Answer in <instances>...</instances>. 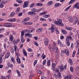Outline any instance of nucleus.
<instances>
[{
	"label": "nucleus",
	"instance_id": "2",
	"mask_svg": "<svg viewBox=\"0 0 79 79\" xmlns=\"http://www.w3.org/2000/svg\"><path fill=\"white\" fill-rule=\"evenodd\" d=\"M63 66H64V65L63 64H62L60 66L58 67V68L60 69V72L63 71L64 69V70H66V68H67V66L66 65H65L64 68Z\"/></svg>",
	"mask_w": 79,
	"mask_h": 79
},
{
	"label": "nucleus",
	"instance_id": "5",
	"mask_svg": "<svg viewBox=\"0 0 79 79\" xmlns=\"http://www.w3.org/2000/svg\"><path fill=\"white\" fill-rule=\"evenodd\" d=\"M25 36L26 37H28L29 38H32V35L31 33H27L25 34Z\"/></svg>",
	"mask_w": 79,
	"mask_h": 79
},
{
	"label": "nucleus",
	"instance_id": "16",
	"mask_svg": "<svg viewBox=\"0 0 79 79\" xmlns=\"http://www.w3.org/2000/svg\"><path fill=\"white\" fill-rule=\"evenodd\" d=\"M19 41H20V39L18 38L17 39L15 42H14V45H17L18 43L19 42Z\"/></svg>",
	"mask_w": 79,
	"mask_h": 79
},
{
	"label": "nucleus",
	"instance_id": "6",
	"mask_svg": "<svg viewBox=\"0 0 79 79\" xmlns=\"http://www.w3.org/2000/svg\"><path fill=\"white\" fill-rule=\"evenodd\" d=\"M73 40V39L71 36L70 35H68L67 37H66V39H65V40Z\"/></svg>",
	"mask_w": 79,
	"mask_h": 79
},
{
	"label": "nucleus",
	"instance_id": "59",
	"mask_svg": "<svg viewBox=\"0 0 79 79\" xmlns=\"http://www.w3.org/2000/svg\"><path fill=\"white\" fill-rule=\"evenodd\" d=\"M31 10H32V11H34V12H36L37 9H36V8H35V9H34V8H33L31 9Z\"/></svg>",
	"mask_w": 79,
	"mask_h": 79
},
{
	"label": "nucleus",
	"instance_id": "36",
	"mask_svg": "<svg viewBox=\"0 0 79 79\" xmlns=\"http://www.w3.org/2000/svg\"><path fill=\"white\" fill-rule=\"evenodd\" d=\"M41 57L42 58V60H44V59L46 58V55H44V53L42 54Z\"/></svg>",
	"mask_w": 79,
	"mask_h": 79
},
{
	"label": "nucleus",
	"instance_id": "17",
	"mask_svg": "<svg viewBox=\"0 0 79 79\" xmlns=\"http://www.w3.org/2000/svg\"><path fill=\"white\" fill-rule=\"evenodd\" d=\"M68 62L70 64V65L72 66L73 65V60L71 59H69Z\"/></svg>",
	"mask_w": 79,
	"mask_h": 79
},
{
	"label": "nucleus",
	"instance_id": "33",
	"mask_svg": "<svg viewBox=\"0 0 79 79\" xmlns=\"http://www.w3.org/2000/svg\"><path fill=\"white\" fill-rule=\"evenodd\" d=\"M47 66L49 67L50 66V60H48L47 61Z\"/></svg>",
	"mask_w": 79,
	"mask_h": 79
},
{
	"label": "nucleus",
	"instance_id": "44",
	"mask_svg": "<svg viewBox=\"0 0 79 79\" xmlns=\"http://www.w3.org/2000/svg\"><path fill=\"white\" fill-rule=\"evenodd\" d=\"M21 40L22 43H24V42H25V40H24V37H21Z\"/></svg>",
	"mask_w": 79,
	"mask_h": 79
},
{
	"label": "nucleus",
	"instance_id": "35",
	"mask_svg": "<svg viewBox=\"0 0 79 79\" xmlns=\"http://www.w3.org/2000/svg\"><path fill=\"white\" fill-rule=\"evenodd\" d=\"M49 48L51 52H52L53 51V47H52V46H51V45H49Z\"/></svg>",
	"mask_w": 79,
	"mask_h": 79
},
{
	"label": "nucleus",
	"instance_id": "63",
	"mask_svg": "<svg viewBox=\"0 0 79 79\" xmlns=\"http://www.w3.org/2000/svg\"><path fill=\"white\" fill-rule=\"evenodd\" d=\"M42 10V8L39 9H36V12H39V11H41Z\"/></svg>",
	"mask_w": 79,
	"mask_h": 79
},
{
	"label": "nucleus",
	"instance_id": "28",
	"mask_svg": "<svg viewBox=\"0 0 79 79\" xmlns=\"http://www.w3.org/2000/svg\"><path fill=\"white\" fill-rule=\"evenodd\" d=\"M16 71L17 73L18 76H19V77H21V74L20 73V72H19V71L18 69L16 70Z\"/></svg>",
	"mask_w": 79,
	"mask_h": 79
},
{
	"label": "nucleus",
	"instance_id": "39",
	"mask_svg": "<svg viewBox=\"0 0 79 79\" xmlns=\"http://www.w3.org/2000/svg\"><path fill=\"white\" fill-rule=\"evenodd\" d=\"M55 31H56V34H59V31H58V29L56 27H55Z\"/></svg>",
	"mask_w": 79,
	"mask_h": 79
},
{
	"label": "nucleus",
	"instance_id": "29",
	"mask_svg": "<svg viewBox=\"0 0 79 79\" xmlns=\"http://www.w3.org/2000/svg\"><path fill=\"white\" fill-rule=\"evenodd\" d=\"M75 1L76 0H71L69 3V5L73 4V3H74V2H75Z\"/></svg>",
	"mask_w": 79,
	"mask_h": 79
},
{
	"label": "nucleus",
	"instance_id": "19",
	"mask_svg": "<svg viewBox=\"0 0 79 79\" xmlns=\"http://www.w3.org/2000/svg\"><path fill=\"white\" fill-rule=\"evenodd\" d=\"M14 50H15V52H17L18 51H19V48H18L17 47V46L16 45L14 46Z\"/></svg>",
	"mask_w": 79,
	"mask_h": 79
},
{
	"label": "nucleus",
	"instance_id": "20",
	"mask_svg": "<svg viewBox=\"0 0 79 79\" xmlns=\"http://www.w3.org/2000/svg\"><path fill=\"white\" fill-rule=\"evenodd\" d=\"M43 17L44 18H47L48 17L50 16V15H44L43 16Z\"/></svg>",
	"mask_w": 79,
	"mask_h": 79
},
{
	"label": "nucleus",
	"instance_id": "37",
	"mask_svg": "<svg viewBox=\"0 0 79 79\" xmlns=\"http://www.w3.org/2000/svg\"><path fill=\"white\" fill-rule=\"evenodd\" d=\"M26 31L28 33H32V32L34 31V30H29L27 29H26Z\"/></svg>",
	"mask_w": 79,
	"mask_h": 79
},
{
	"label": "nucleus",
	"instance_id": "15",
	"mask_svg": "<svg viewBox=\"0 0 79 79\" xmlns=\"http://www.w3.org/2000/svg\"><path fill=\"white\" fill-rule=\"evenodd\" d=\"M65 43L67 44L68 47H69V46H70V42H69V40H65Z\"/></svg>",
	"mask_w": 79,
	"mask_h": 79
},
{
	"label": "nucleus",
	"instance_id": "54",
	"mask_svg": "<svg viewBox=\"0 0 79 79\" xmlns=\"http://www.w3.org/2000/svg\"><path fill=\"white\" fill-rule=\"evenodd\" d=\"M58 45H60L62 44V43L60 40H58Z\"/></svg>",
	"mask_w": 79,
	"mask_h": 79
},
{
	"label": "nucleus",
	"instance_id": "49",
	"mask_svg": "<svg viewBox=\"0 0 79 79\" xmlns=\"http://www.w3.org/2000/svg\"><path fill=\"white\" fill-rule=\"evenodd\" d=\"M70 71H71V72L72 73L74 72V69L73 68V67H70Z\"/></svg>",
	"mask_w": 79,
	"mask_h": 79
},
{
	"label": "nucleus",
	"instance_id": "22",
	"mask_svg": "<svg viewBox=\"0 0 79 79\" xmlns=\"http://www.w3.org/2000/svg\"><path fill=\"white\" fill-rule=\"evenodd\" d=\"M61 31V32H62V33H63V34H65V35L66 34H67V31L66 30H64L63 29H62Z\"/></svg>",
	"mask_w": 79,
	"mask_h": 79
},
{
	"label": "nucleus",
	"instance_id": "32",
	"mask_svg": "<svg viewBox=\"0 0 79 79\" xmlns=\"http://www.w3.org/2000/svg\"><path fill=\"white\" fill-rule=\"evenodd\" d=\"M64 79H71V76L70 75H68L65 77Z\"/></svg>",
	"mask_w": 79,
	"mask_h": 79
},
{
	"label": "nucleus",
	"instance_id": "10",
	"mask_svg": "<svg viewBox=\"0 0 79 79\" xmlns=\"http://www.w3.org/2000/svg\"><path fill=\"white\" fill-rule=\"evenodd\" d=\"M52 66L53 71H55V67L56 66V64L55 63H52Z\"/></svg>",
	"mask_w": 79,
	"mask_h": 79
},
{
	"label": "nucleus",
	"instance_id": "8",
	"mask_svg": "<svg viewBox=\"0 0 79 79\" xmlns=\"http://www.w3.org/2000/svg\"><path fill=\"white\" fill-rule=\"evenodd\" d=\"M28 4H29V2H25L24 4L23 5V8H26V7H27L28 6Z\"/></svg>",
	"mask_w": 79,
	"mask_h": 79
},
{
	"label": "nucleus",
	"instance_id": "4",
	"mask_svg": "<svg viewBox=\"0 0 79 79\" xmlns=\"http://www.w3.org/2000/svg\"><path fill=\"white\" fill-rule=\"evenodd\" d=\"M54 26V25L53 24H52L51 27L48 28L49 30H50L51 29V32L52 33H53V32H55V27L54 28L53 27Z\"/></svg>",
	"mask_w": 79,
	"mask_h": 79
},
{
	"label": "nucleus",
	"instance_id": "48",
	"mask_svg": "<svg viewBox=\"0 0 79 79\" xmlns=\"http://www.w3.org/2000/svg\"><path fill=\"white\" fill-rule=\"evenodd\" d=\"M14 51H15V50L13 49V48L12 47L11 48L10 52L11 53H14Z\"/></svg>",
	"mask_w": 79,
	"mask_h": 79
},
{
	"label": "nucleus",
	"instance_id": "61",
	"mask_svg": "<svg viewBox=\"0 0 79 79\" xmlns=\"http://www.w3.org/2000/svg\"><path fill=\"white\" fill-rule=\"evenodd\" d=\"M8 2L7 1H2V2H1V3H2V4H4V3H7Z\"/></svg>",
	"mask_w": 79,
	"mask_h": 79
},
{
	"label": "nucleus",
	"instance_id": "9",
	"mask_svg": "<svg viewBox=\"0 0 79 79\" xmlns=\"http://www.w3.org/2000/svg\"><path fill=\"white\" fill-rule=\"evenodd\" d=\"M68 20H69L70 23H72L74 21V19H73V18L72 16L69 17L68 18Z\"/></svg>",
	"mask_w": 79,
	"mask_h": 79
},
{
	"label": "nucleus",
	"instance_id": "57",
	"mask_svg": "<svg viewBox=\"0 0 79 79\" xmlns=\"http://www.w3.org/2000/svg\"><path fill=\"white\" fill-rule=\"evenodd\" d=\"M15 15V12H13L10 14V15L11 16H14V15Z\"/></svg>",
	"mask_w": 79,
	"mask_h": 79
},
{
	"label": "nucleus",
	"instance_id": "21",
	"mask_svg": "<svg viewBox=\"0 0 79 79\" xmlns=\"http://www.w3.org/2000/svg\"><path fill=\"white\" fill-rule=\"evenodd\" d=\"M4 26L5 27H10V23H5L4 24Z\"/></svg>",
	"mask_w": 79,
	"mask_h": 79
},
{
	"label": "nucleus",
	"instance_id": "41",
	"mask_svg": "<svg viewBox=\"0 0 79 79\" xmlns=\"http://www.w3.org/2000/svg\"><path fill=\"white\" fill-rule=\"evenodd\" d=\"M29 19V18L27 17V18H25L23 20V22H26V21H28Z\"/></svg>",
	"mask_w": 79,
	"mask_h": 79
},
{
	"label": "nucleus",
	"instance_id": "23",
	"mask_svg": "<svg viewBox=\"0 0 79 79\" xmlns=\"http://www.w3.org/2000/svg\"><path fill=\"white\" fill-rule=\"evenodd\" d=\"M11 61L13 63L15 64L16 63V62L15 61V59L13 57H12L11 59Z\"/></svg>",
	"mask_w": 79,
	"mask_h": 79
},
{
	"label": "nucleus",
	"instance_id": "62",
	"mask_svg": "<svg viewBox=\"0 0 79 79\" xmlns=\"http://www.w3.org/2000/svg\"><path fill=\"white\" fill-rule=\"evenodd\" d=\"M76 42H77V47H79V40H77L76 41Z\"/></svg>",
	"mask_w": 79,
	"mask_h": 79
},
{
	"label": "nucleus",
	"instance_id": "38",
	"mask_svg": "<svg viewBox=\"0 0 79 79\" xmlns=\"http://www.w3.org/2000/svg\"><path fill=\"white\" fill-rule=\"evenodd\" d=\"M75 22L74 23V24H76V23H77L78 21H79V19H78V18H76L75 19Z\"/></svg>",
	"mask_w": 79,
	"mask_h": 79
},
{
	"label": "nucleus",
	"instance_id": "3",
	"mask_svg": "<svg viewBox=\"0 0 79 79\" xmlns=\"http://www.w3.org/2000/svg\"><path fill=\"white\" fill-rule=\"evenodd\" d=\"M61 52L62 53L61 55L62 56H63V53H65L67 56H69V51L68 49H66L64 51L62 50L61 51Z\"/></svg>",
	"mask_w": 79,
	"mask_h": 79
},
{
	"label": "nucleus",
	"instance_id": "27",
	"mask_svg": "<svg viewBox=\"0 0 79 79\" xmlns=\"http://www.w3.org/2000/svg\"><path fill=\"white\" fill-rule=\"evenodd\" d=\"M36 5L37 6H42L44 5V4L41 3H38L36 4Z\"/></svg>",
	"mask_w": 79,
	"mask_h": 79
},
{
	"label": "nucleus",
	"instance_id": "24",
	"mask_svg": "<svg viewBox=\"0 0 79 79\" xmlns=\"http://www.w3.org/2000/svg\"><path fill=\"white\" fill-rule=\"evenodd\" d=\"M28 15H36V13H35L34 12L30 11L28 12Z\"/></svg>",
	"mask_w": 79,
	"mask_h": 79
},
{
	"label": "nucleus",
	"instance_id": "51",
	"mask_svg": "<svg viewBox=\"0 0 79 79\" xmlns=\"http://www.w3.org/2000/svg\"><path fill=\"white\" fill-rule=\"evenodd\" d=\"M17 2H18L19 3H23V2L22 1V0H16Z\"/></svg>",
	"mask_w": 79,
	"mask_h": 79
},
{
	"label": "nucleus",
	"instance_id": "64",
	"mask_svg": "<svg viewBox=\"0 0 79 79\" xmlns=\"http://www.w3.org/2000/svg\"><path fill=\"white\" fill-rule=\"evenodd\" d=\"M1 79H6V78L4 76H2L1 77Z\"/></svg>",
	"mask_w": 79,
	"mask_h": 79
},
{
	"label": "nucleus",
	"instance_id": "52",
	"mask_svg": "<svg viewBox=\"0 0 79 79\" xmlns=\"http://www.w3.org/2000/svg\"><path fill=\"white\" fill-rule=\"evenodd\" d=\"M10 56V54L7 53L5 56V58H8Z\"/></svg>",
	"mask_w": 79,
	"mask_h": 79
},
{
	"label": "nucleus",
	"instance_id": "34",
	"mask_svg": "<svg viewBox=\"0 0 79 79\" xmlns=\"http://www.w3.org/2000/svg\"><path fill=\"white\" fill-rule=\"evenodd\" d=\"M57 77L59 78H61V74L59 72L57 74Z\"/></svg>",
	"mask_w": 79,
	"mask_h": 79
},
{
	"label": "nucleus",
	"instance_id": "18",
	"mask_svg": "<svg viewBox=\"0 0 79 79\" xmlns=\"http://www.w3.org/2000/svg\"><path fill=\"white\" fill-rule=\"evenodd\" d=\"M42 31H43V28H40L36 30V32H41Z\"/></svg>",
	"mask_w": 79,
	"mask_h": 79
},
{
	"label": "nucleus",
	"instance_id": "53",
	"mask_svg": "<svg viewBox=\"0 0 79 79\" xmlns=\"http://www.w3.org/2000/svg\"><path fill=\"white\" fill-rule=\"evenodd\" d=\"M13 39H14V38L13 37V36L11 35L10 36V40L11 41V42H12V41H13Z\"/></svg>",
	"mask_w": 79,
	"mask_h": 79
},
{
	"label": "nucleus",
	"instance_id": "45",
	"mask_svg": "<svg viewBox=\"0 0 79 79\" xmlns=\"http://www.w3.org/2000/svg\"><path fill=\"white\" fill-rule=\"evenodd\" d=\"M47 19H44L42 18H40V21H46Z\"/></svg>",
	"mask_w": 79,
	"mask_h": 79
},
{
	"label": "nucleus",
	"instance_id": "1",
	"mask_svg": "<svg viewBox=\"0 0 79 79\" xmlns=\"http://www.w3.org/2000/svg\"><path fill=\"white\" fill-rule=\"evenodd\" d=\"M57 21H55L54 22V23L57 26H64V24L62 23V19H58Z\"/></svg>",
	"mask_w": 79,
	"mask_h": 79
},
{
	"label": "nucleus",
	"instance_id": "46",
	"mask_svg": "<svg viewBox=\"0 0 79 79\" xmlns=\"http://www.w3.org/2000/svg\"><path fill=\"white\" fill-rule=\"evenodd\" d=\"M19 11H20V8L18 7L16 10V13H19Z\"/></svg>",
	"mask_w": 79,
	"mask_h": 79
},
{
	"label": "nucleus",
	"instance_id": "40",
	"mask_svg": "<svg viewBox=\"0 0 79 79\" xmlns=\"http://www.w3.org/2000/svg\"><path fill=\"white\" fill-rule=\"evenodd\" d=\"M46 63H47V60H46V59H45L43 62L42 64H43V66H45V64H46Z\"/></svg>",
	"mask_w": 79,
	"mask_h": 79
},
{
	"label": "nucleus",
	"instance_id": "14",
	"mask_svg": "<svg viewBox=\"0 0 79 79\" xmlns=\"http://www.w3.org/2000/svg\"><path fill=\"white\" fill-rule=\"evenodd\" d=\"M65 28L68 31H72L73 30V28L70 27H65Z\"/></svg>",
	"mask_w": 79,
	"mask_h": 79
},
{
	"label": "nucleus",
	"instance_id": "43",
	"mask_svg": "<svg viewBox=\"0 0 79 79\" xmlns=\"http://www.w3.org/2000/svg\"><path fill=\"white\" fill-rule=\"evenodd\" d=\"M71 6H69L67 8H66L65 9V11H68V10H69V9L71 8Z\"/></svg>",
	"mask_w": 79,
	"mask_h": 79
},
{
	"label": "nucleus",
	"instance_id": "58",
	"mask_svg": "<svg viewBox=\"0 0 79 79\" xmlns=\"http://www.w3.org/2000/svg\"><path fill=\"white\" fill-rule=\"evenodd\" d=\"M74 44H73V43H71V48H74Z\"/></svg>",
	"mask_w": 79,
	"mask_h": 79
},
{
	"label": "nucleus",
	"instance_id": "47",
	"mask_svg": "<svg viewBox=\"0 0 79 79\" xmlns=\"http://www.w3.org/2000/svg\"><path fill=\"white\" fill-rule=\"evenodd\" d=\"M53 3V2L52 1H49L48 2V6H50L51 5H52V3Z\"/></svg>",
	"mask_w": 79,
	"mask_h": 79
},
{
	"label": "nucleus",
	"instance_id": "50",
	"mask_svg": "<svg viewBox=\"0 0 79 79\" xmlns=\"http://www.w3.org/2000/svg\"><path fill=\"white\" fill-rule=\"evenodd\" d=\"M37 60H35L34 61L33 63L34 66H35V65L36 64H37Z\"/></svg>",
	"mask_w": 79,
	"mask_h": 79
},
{
	"label": "nucleus",
	"instance_id": "26",
	"mask_svg": "<svg viewBox=\"0 0 79 79\" xmlns=\"http://www.w3.org/2000/svg\"><path fill=\"white\" fill-rule=\"evenodd\" d=\"M3 55H1V56H0V63L1 64L2 63V62L3 61V59H2V58H3Z\"/></svg>",
	"mask_w": 79,
	"mask_h": 79
},
{
	"label": "nucleus",
	"instance_id": "42",
	"mask_svg": "<svg viewBox=\"0 0 79 79\" xmlns=\"http://www.w3.org/2000/svg\"><path fill=\"white\" fill-rule=\"evenodd\" d=\"M47 11L44 12H41L39 14V15H45V14H47Z\"/></svg>",
	"mask_w": 79,
	"mask_h": 79
},
{
	"label": "nucleus",
	"instance_id": "60",
	"mask_svg": "<svg viewBox=\"0 0 79 79\" xmlns=\"http://www.w3.org/2000/svg\"><path fill=\"white\" fill-rule=\"evenodd\" d=\"M27 50L28 52H32V49L31 48H29Z\"/></svg>",
	"mask_w": 79,
	"mask_h": 79
},
{
	"label": "nucleus",
	"instance_id": "56",
	"mask_svg": "<svg viewBox=\"0 0 79 79\" xmlns=\"http://www.w3.org/2000/svg\"><path fill=\"white\" fill-rule=\"evenodd\" d=\"M15 55L16 56H17V57H18L19 56V55H20V54H19V53L18 52H15Z\"/></svg>",
	"mask_w": 79,
	"mask_h": 79
},
{
	"label": "nucleus",
	"instance_id": "25",
	"mask_svg": "<svg viewBox=\"0 0 79 79\" xmlns=\"http://www.w3.org/2000/svg\"><path fill=\"white\" fill-rule=\"evenodd\" d=\"M55 7H58V6H61V4L59 3H56L55 4Z\"/></svg>",
	"mask_w": 79,
	"mask_h": 79
},
{
	"label": "nucleus",
	"instance_id": "31",
	"mask_svg": "<svg viewBox=\"0 0 79 79\" xmlns=\"http://www.w3.org/2000/svg\"><path fill=\"white\" fill-rule=\"evenodd\" d=\"M24 30H23L21 32V37H23L24 35Z\"/></svg>",
	"mask_w": 79,
	"mask_h": 79
},
{
	"label": "nucleus",
	"instance_id": "30",
	"mask_svg": "<svg viewBox=\"0 0 79 79\" xmlns=\"http://www.w3.org/2000/svg\"><path fill=\"white\" fill-rule=\"evenodd\" d=\"M17 61L18 63H19V64H21V60H20V58H19V57H17Z\"/></svg>",
	"mask_w": 79,
	"mask_h": 79
},
{
	"label": "nucleus",
	"instance_id": "7",
	"mask_svg": "<svg viewBox=\"0 0 79 79\" xmlns=\"http://www.w3.org/2000/svg\"><path fill=\"white\" fill-rule=\"evenodd\" d=\"M49 43V40H48V39L46 38L44 40V44L45 46H48V44Z\"/></svg>",
	"mask_w": 79,
	"mask_h": 79
},
{
	"label": "nucleus",
	"instance_id": "11",
	"mask_svg": "<svg viewBox=\"0 0 79 79\" xmlns=\"http://www.w3.org/2000/svg\"><path fill=\"white\" fill-rule=\"evenodd\" d=\"M22 52L23 55H24L25 56L27 57V52H26V51L25 49H23Z\"/></svg>",
	"mask_w": 79,
	"mask_h": 79
},
{
	"label": "nucleus",
	"instance_id": "13",
	"mask_svg": "<svg viewBox=\"0 0 79 79\" xmlns=\"http://www.w3.org/2000/svg\"><path fill=\"white\" fill-rule=\"evenodd\" d=\"M79 2H77L74 5V6L75 8H76L77 9H79Z\"/></svg>",
	"mask_w": 79,
	"mask_h": 79
},
{
	"label": "nucleus",
	"instance_id": "55",
	"mask_svg": "<svg viewBox=\"0 0 79 79\" xmlns=\"http://www.w3.org/2000/svg\"><path fill=\"white\" fill-rule=\"evenodd\" d=\"M34 44L35 45H36V46H39V44H38V43H37V42L36 41H34Z\"/></svg>",
	"mask_w": 79,
	"mask_h": 79
},
{
	"label": "nucleus",
	"instance_id": "12",
	"mask_svg": "<svg viewBox=\"0 0 79 79\" xmlns=\"http://www.w3.org/2000/svg\"><path fill=\"white\" fill-rule=\"evenodd\" d=\"M53 49L54 51L55 52L56 54H58V48L57 47H54L53 48Z\"/></svg>",
	"mask_w": 79,
	"mask_h": 79
}]
</instances>
